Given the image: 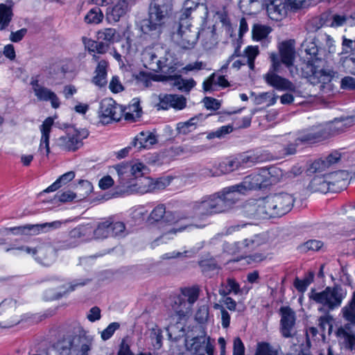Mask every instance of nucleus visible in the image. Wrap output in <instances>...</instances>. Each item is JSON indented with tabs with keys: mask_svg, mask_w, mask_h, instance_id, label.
I'll use <instances>...</instances> for the list:
<instances>
[{
	"mask_svg": "<svg viewBox=\"0 0 355 355\" xmlns=\"http://www.w3.org/2000/svg\"><path fill=\"white\" fill-rule=\"evenodd\" d=\"M107 67V62L105 60H102L98 62L95 71L96 76L93 78V83L96 85L98 87H103L106 85Z\"/></svg>",
	"mask_w": 355,
	"mask_h": 355,
	"instance_id": "nucleus-37",
	"label": "nucleus"
},
{
	"mask_svg": "<svg viewBox=\"0 0 355 355\" xmlns=\"http://www.w3.org/2000/svg\"><path fill=\"white\" fill-rule=\"evenodd\" d=\"M240 190L239 185L234 184L215 193L218 200L220 202L219 203L222 205L221 209L223 213L229 211L239 200V196L243 194L240 193Z\"/></svg>",
	"mask_w": 355,
	"mask_h": 355,
	"instance_id": "nucleus-15",
	"label": "nucleus"
},
{
	"mask_svg": "<svg viewBox=\"0 0 355 355\" xmlns=\"http://www.w3.org/2000/svg\"><path fill=\"white\" fill-rule=\"evenodd\" d=\"M233 131V127L230 125H224L218 128L214 132H211L209 133L207 135L208 139H213L215 137L217 138H221L223 137L225 135H226L228 133H230Z\"/></svg>",
	"mask_w": 355,
	"mask_h": 355,
	"instance_id": "nucleus-61",
	"label": "nucleus"
},
{
	"mask_svg": "<svg viewBox=\"0 0 355 355\" xmlns=\"http://www.w3.org/2000/svg\"><path fill=\"white\" fill-rule=\"evenodd\" d=\"M326 137L322 130V124L313 125L309 129L304 130L297 133L295 142L315 143L325 140Z\"/></svg>",
	"mask_w": 355,
	"mask_h": 355,
	"instance_id": "nucleus-18",
	"label": "nucleus"
},
{
	"mask_svg": "<svg viewBox=\"0 0 355 355\" xmlns=\"http://www.w3.org/2000/svg\"><path fill=\"white\" fill-rule=\"evenodd\" d=\"M182 293L187 298V301L190 304H193L199 296V289L196 287L185 288L182 290Z\"/></svg>",
	"mask_w": 355,
	"mask_h": 355,
	"instance_id": "nucleus-59",
	"label": "nucleus"
},
{
	"mask_svg": "<svg viewBox=\"0 0 355 355\" xmlns=\"http://www.w3.org/2000/svg\"><path fill=\"white\" fill-rule=\"evenodd\" d=\"M93 339L85 331L73 336L74 355H88L92 349Z\"/></svg>",
	"mask_w": 355,
	"mask_h": 355,
	"instance_id": "nucleus-25",
	"label": "nucleus"
},
{
	"mask_svg": "<svg viewBox=\"0 0 355 355\" xmlns=\"http://www.w3.org/2000/svg\"><path fill=\"white\" fill-rule=\"evenodd\" d=\"M56 348L60 355H71L72 352L74 353L73 336H68L59 341Z\"/></svg>",
	"mask_w": 355,
	"mask_h": 355,
	"instance_id": "nucleus-41",
	"label": "nucleus"
},
{
	"mask_svg": "<svg viewBox=\"0 0 355 355\" xmlns=\"http://www.w3.org/2000/svg\"><path fill=\"white\" fill-rule=\"evenodd\" d=\"M313 278L314 274L311 272H309V275L302 280L296 278L294 282L295 287L298 291L304 292L306 290L310 284L313 281Z\"/></svg>",
	"mask_w": 355,
	"mask_h": 355,
	"instance_id": "nucleus-55",
	"label": "nucleus"
},
{
	"mask_svg": "<svg viewBox=\"0 0 355 355\" xmlns=\"http://www.w3.org/2000/svg\"><path fill=\"white\" fill-rule=\"evenodd\" d=\"M35 96L40 101H51L54 108L60 106V101L57 95L47 87L40 85L37 78H32L30 83Z\"/></svg>",
	"mask_w": 355,
	"mask_h": 355,
	"instance_id": "nucleus-17",
	"label": "nucleus"
},
{
	"mask_svg": "<svg viewBox=\"0 0 355 355\" xmlns=\"http://www.w3.org/2000/svg\"><path fill=\"white\" fill-rule=\"evenodd\" d=\"M260 172L263 178L264 184L266 187L268 185L277 183L283 176L282 170L274 166L267 168H262L260 170Z\"/></svg>",
	"mask_w": 355,
	"mask_h": 355,
	"instance_id": "nucleus-30",
	"label": "nucleus"
},
{
	"mask_svg": "<svg viewBox=\"0 0 355 355\" xmlns=\"http://www.w3.org/2000/svg\"><path fill=\"white\" fill-rule=\"evenodd\" d=\"M322 24L320 19L313 18L309 20L306 25L305 28L309 33H315L322 27Z\"/></svg>",
	"mask_w": 355,
	"mask_h": 355,
	"instance_id": "nucleus-63",
	"label": "nucleus"
},
{
	"mask_svg": "<svg viewBox=\"0 0 355 355\" xmlns=\"http://www.w3.org/2000/svg\"><path fill=\"white\" fill-rule=\"evenodd\" d=\"M142 61L145 67L151 71L158 72L162 69V61L152 51L146 50L142 54Z\"/></svg>",
	"mask_w": 355,
	"mask_h": 355,
	"instance_id": "nucleus-31",
	"label": "nucleus"
},
{
	"mask_svg": "<svg viewBox=\"0 0 355 355\" xmlns=\"http://www.w3.org/2000/svg\"><path fill=\"white\" fill-rule=\"evenodd\" d=\"M110 230L112 237L124 238L128 234L125 223L121 221H114L112 218Z\"/></svg>",
	"mask_w": 355,
	"mask_h": 355,
	"instance_id": "nucleus-48",
	"label": "nucleus"
},
{
	"mask_svg": "<svg viewBox=\"0 0 355 355\" xmlns=\"http://www.w3.org/2000/svg\"><path fill=\"white\" fill-rule=\"evenodd\" d=\"M199 10L204 12L205 15H207V8L204 3H200L194 0H186L184 3V6L180 11L178 19L180 21H188L192 12Z\"/></svg>",
	"mask_w": 355,
	"mask_h": 355,
	"instance_id": "nucleus-27",
	"label": "nucleus"
},
{
	"mask_svg": "<svg viewBox=\"0 0 355 355\" xmlns=\"http://www.w3.org/2000/svg\"><path fill=\"white\" fill-rule=\"evenodd\" d=\"M322 246V243L320 241L317 240H309L305 243H304L302 245H300V250L302 252H307L309 250L316 251L321 248Z\"/></svg>",
	"mask_w": 355,
	"mask_h": 355,
	"instance_id": "nucleus-60",
	"label": "nucleus"
},
{
	"mask_svg": "<svg viewBox=\"0 0 355 355\" xmlns=\"http://www.w3.org/2000/svg\"><path fill=\"white\" fill-rule=\"evenodd\" d=\"M112 225V217L98 222L96 228L93 227V238L96 239H104L111 236L110 225Z\"/></svg>",
	"mask_w": 355,
	"mask_h": 355,
	"instance_id": "nucleus-33",
	"label": "nucleus"
},
{
	"mask_svg": "<svg viewBox=\"0 0 355 355\" xmlns=\"http://www.w3.org/2000/svg\"><path fill=\"white\" fill-rule=\"evenodd\" d=\"M281 315L280 331L285 338H291L295 335V313L289 306L279 309Z\"/></svg>",
	"mask_w": 355,
	"mask_h": 355,
	"instance_id": "nucleus-16",
	"label": "nucleus"
},
{
	"mask_svg": "<svg viewBox=\"0 0 355 355\" xmlns=\"http://www.w3.org/2000/svg\"><path fill=\"white\" fill-rule=\"evenodd\" d=\"M196 329L198 334L191 338L187 336L185 339L187 349L197 355H213L214 345L210 338L207 336L204 328L199 326Z\"/></svg>",
	"mask_w": 355,
	"mask_h": 355,
	"instance_id": "nucleus-8",
	"label": "nucleus"
},
{
	"mask_svg": "<svg viewBox=\"0 0 355 355\" xmlns=\"http://www.w3.org/2000/svg\"><path fill=\"white\" fill-rule=\"evenodd\" d=\"M259 54V49L257 46H249L241 54V59L243 62V65L248 64L250 69L253 70L254 68V60Z\"/></svg>",
	"mask_w": 355,
	"mask_h": 355,
	"instance_id": "nucleus-38",
	"label": "nucleus"
},
{
	"mask_svg": "<svg viewBox=\"0 0 355 355\" xmlns=\"http://www.w3.org/2000/svg\"><path fill=\"white\" fill-rule=\"evenodd\" d=\"M237 184L241 189L240 193L243 194H245L250 191L262 189L266 187L260 171L245 176L243 181Z\"/></svg>",
	"mask_w": 355,
	"mask_h": 355,
	"instance_id": "nucleus-20",
	"label": "nucleus"
},
{
	"mask_svg": "<svg viewBox=\"0 0 355 355\" xmlns=\"http://www.w3.org/2000/svg\"><path fill=\"white\" fill-rule=\"evenodd\" d=\"M198 118L193 117L185 122L179 123L177 125V130L179 134L187 135L196 128Z\"/></svg>",
	"mask_w": 355,
	"mask_h": 355,
	"instance_id": "nucleus-51",
	"label": "nucleus"
},
{
	"mask_svg": "<svg viewBox=\"0 0 355 355\" xmlns=\"http://www.w3.org/2000/svg\"><path fill=\"white\" fill-rule=\"evenodd\" d=\"M264 79L267 84L277 90L290 92L295 90V86L292 82L278 74L267 72L264 76Z\"/></svg>",
	"mask_w": 355,
	"mask_h": 355,
	"instance_id": "nucleus-23",
	"label": "nucleus"
},
{
	"mask_svg": "<svg viewBox=\"0 0 355 355\" xmlns=\"http://www.w3.org/2000/svg\"><path fill=\"white\" fill-rule=\"evenodd\" d=\"M216 193L205 196L191 205L193 213L200 218L223 213Z\"/></svg>",
	"mask_w": 355,
	"mask_h": 355,
	"instance_id": "nucleus-9",
	"label": "nucleus"
},
{
	"mask_svg": "<svg viewBox=\"0 0 355 355\" xmlns=\"http://www.w3.org/2000/svg\"><path fill=\"white\" fill-rule=\"evenodd\" d=\"M130 9L129 1L119 0L112 7L108 8L106 13V19L108 22H117L125 16Z\"/></svg>",
	"mask_w": 355,
	"mask_h": 355,
	"instance_id": "nucleus-24",
	"label": "nucleus"
},
{
	"mask_svg": "<svg viewBox=\"0 0 355 355\" xmlns=\"http://www.w3.org/2000/svg\"><path fill=\"white\" fill-rule=\"evenodd\" d=\"M157 141L155 135L152 132H141L134 139L131 144L139 148H149L156 144Z\"/></svg>",
	"mask_w": 355,
	"mask_h": 355,
	"instance_id": "nucleus-29",
	"label": "nucleus"
},
{
	"mask_svg": "<svg viewBox=\"0 0 355 355\" xmlns=\"http://www.w3.org/2000/svg\"><path fill=\"white\" fill-rule=\"evenodd\" d=\"M128 109L129 112L125 114V119L126 120L134 121L136 118L140 117L141 109L139 107V101H135L129 106Z\"/></svg>",
	"mask_w": 355,
	"mask_h": 355,
	"instance_id": "nucleus-54",
	"label": "nucleus"
},
{
	"mask_svg": "<svg viewBox=\"0 0 355 355\" xmlns=\"http://www.w3.org/2000/svg\"><path fill=\"white\" fill-rule=\"evenodd\" d=\"M99 116L103 123L118 121L122 116V110L112 98H106L101 102Z\"/></svg>",
	"mask_w": 355,
	"mask_h": 355,
	"instance_id": "nucleus-13",
	"label": "nucleus"
},
{
	"mask_svg": "<svg viewBox=\"0 0 355 355\" xmlns=\"http://www.w3.org/2000/svg\"><path fill=\"white\" fill-rule=\"evenodd\" d=\"M159 103L157 107L158 110H168L174 108L175 110H182L186 107V98L182 96L177 94H159Z\"/></svg>",
	"mask_w": 355,
	"mask_h": 355,
	"instance_id": "nucleus-19",
	"label": "nucleus"
},
{
	"mask_svg": "<svg viewBox=\"0 0 355 355\" xmlns=\"http://www.w3.org/2000/svg\"><path fill=\"white\" fill-rule=\"evenodd\" d=\"M114 168L119 177L121 184H126L131 177H135V178L142 177L148 170L147 167L141 162H137L133 164L130 163H122L116 165Z\"/></svg>",
	"mask_w": 355,
	"mask_h": 355,
	"instance_id": "nucleus-12",
	"label": "nucleus"
},
{
	"mask_svg": "<svg viewBox=\"0 0 355 355\" xmlns=\"http://www.w3.org/2000/svg\"><path fill=\"white\" fill-rule=\"evenodd\" d=\"M53 124V119L51 117H48L44 120V121L40 126V131L42 132V137H41L39 150L42 151V148H44L46 150V155H48L50 153L49 134H50Z\"/></svg>",
	"mask_w": 355,
	"mask_h": 355,
	"instance_id": "nucleus-28",
	"label": "nucleus"
},
{
	"mask_svg": "<svg viewBox=\"0 0 355 355\" xmlns=\"http://www.w3.org/2000/svg\"><path fill=\"white\" fill-rule=\"evenodd\" d=\"M121 327L119 322L110 323L103 331L101 332V339L104 341L109 340Z\"/></svg>",
	"mask_w": 355,
	"mask_h": 355,
	"instance_id": "nucleus-58",
	"label": "nucleus"
},
{
	"mask_svg": "<svg viewBox=\"0 0 355 355\" xmlns=\"http://www.w3.org/2000/svg\"><path fill=\"white\" fill-rule=\"evenodd\" d=\"M343 172H338L327 177L315 176L309 184V189L312 192L326 193L327 192H339L347 185Z\"/></svg>",
	"mask_w": 355,
	"mask_h": 355,
	"instance_id": "nucleus-6",
	"label": "nucleus"
},
{
	"mask_svg": "<svg viewBox=\"0 0 355 355\" xmlns=\"http://www.w3.org/2000/svg\"><path fill=\"white\" fill-rule=\"evenodd\" d=\"M166 331L170 338L178 339L184 336V331L181 323L171 324L167 327Z\"/></svg>",
	"mask_w": 355,
	"mask_h": 355,
	"instance_id": "nucleus-56",
	"label": "nucleus"
},
{
	"mask_svg": "<svg viewBox=\"0 0 355 355\" xmlns=\"http://www.w3.org/2000/svg\"><path fill=\"white\" fill-rule=\"evenodd\" d=\"M241 167L238 157L226 159L219 164L220 173H228Z\"/></svg>",
	"mask_w": 355,
	"mask_h": 355,
	"instance_id": "nucleus-47",
	"label": "nucleus"
},
{
	"mask_svg": "<svg viewBox=\"0 0 355 355\" xmlns=\"http://www.w3.org/2000/svg\"><path fill=\"white\" fill-rule=\"evenodd\" d=\"M255 355H279L276 349H275L270 344L267 343H259L256 350Z\"/></svg>",
	"mask_w": 355,
	"mask_h": 355,
	"instance_id": "nucleus-57",
	"label": "nucleus"
},
{
	"mask_svg": "<svg viewBox=\"0 0 355 355\" xmlns=\"http://www.w3.org/2000/svg\"><path fill=\"white\" fill-rule=\"evenodd\" d=\"M343 318L349 323L340 326L335 331L339 344L350 351L355 350V335L351 330V326L355 325V291L348 304L342 309Z\"/></svg>",
	"mask_w": 355,
	"mask_h": 355,
	"instance_id": "nucleus-4",
	"label": "nucleus"
},
{
	"mask_svg": "<svg viewBox=\"0 0 355 355\" xmlns=\"http://www.w3.org/2000/svg\"><path fill=\"white\" fill-rule=\"evenodd\" d=\"M89 132L85 129H73L55 139L54 146L63 150L76 151L83 146V139L87 138Z\"/></svg>",
	"mask_w": 355,
	"mask_h": 355,
	"instance_id": "nucleus-11",
	"label": "nucleus"
},
{
	"mask_svg": "<svg viewBox=\"0 0 355 355\" xmlns=\"http://www.w3.org/2000/svg\"><path fill=\"white\" fill-rule=\"evenodd\" d=\"M103 14L98 7L92 8L85 17V21L89 24H98L103 21Z\"/></svg>",
	"mask_w": 355,
	"mask_h": 355,
	"instance_id": "nucleus-46",
	"label": "nucleus"
},
{
	"mask_svg": "<svg viewBox=\"0 0 355 355\" xmlns=\"http://www.w3.org/2000/svg\"><path fill=\"white\" fill-rule=\"evenodd\" d=\"M199 266L203 275L209 278L216 274L220 268L218 263L213 258L201 260L199 261Z\"/></svg>",
	"mask_w": 355,
	"mask_h": 355,
	"instance_id": "nucleus-36",
	"label": "nucleus"
},
{
	"mask_svg": "<svg viewBox=\"0 0 355 355\" xmlns=\"http://www.w3.org/2000/svg\"><path fill=\"white\" fill-rule=\"evenodd\" d=\"M333 316L329 313L322 315L318 318V326L320 328L322 333L327 328L328 334H331L333 331Z\"/></svg>",
	"mask_w": 355,
	"mask_h": 355,
	"instance_id": "nucleus-52",
	"label": "nucleus"
},
{
	"mask_svg": "<svg viewBox=\"0 0 355 355\" xmlns=\"http://www.w3.org/2000/svg\"><path fill=\"white\" fill-rule=\"evenodd\" d=\"M171 0H153L149 4L148 17L142 20L141 30L144 33L160 35L171 21Z\"/></svg>",
	"mask_w": 355,
	"mask_h": 355,
	"instance_id": "nucleus-3",
	"label": "nucleus"
},
{
	"mask_svg": "<svg viewBox=\"0 0 355 355\" xmlns=\"http://www.w3.org/2000/svg\"><path fill=\"white\" fill-rule=\"evenodd\" d=\"M268 17L275 21H279L286 15L287 4L286 0H263Z\"/></svg>",
	"mask_w": 355,
	"mask_h": 355,
	"instance_id": "nucleus-21",
	"label": "nucleus"
},
{
	"mask_svg": "<svg viewBox=\"0 0 355 355\" xmlns=\"http://www.w3.org/2000/svg\"><path fill=\"white\" fill-rule=\"evenodd\" d=\"M61 225L62 222L59 220L42 224L26 225L25 235H36L40 232H46L49 229H58Z\"/></svg>",
	"mask_w": 355,
	"mask_h": 355,
	"instance_id": "nucleus-32",
	"label": "nucleus"
},
{
	"mask_svg": "<svg viewBox=\"0 0 355 355\" xmlns=\"http://www.w3.org/2000/svg\"><path fill=\"white\" fill-rule=\"evenodd\" d=\"M12 17L11 8L5 4H0V30H4L8 26Z\"/></svg>",
	"mask_w": 355,
	"mask_h": 355,
	"instance_id": "nucleus-45",
	"label": "nucleus"
},
{
	"mask_svg": "<svg viewBox=\"0 0 355 355\" xmlns=\"http://www.w3.org/2000/svg\"><path fill=\"white\" fill-rule=\"evenodd\" d=\"M219 294L227 296L231 293L237 295L241 292L239 284L233 277H228L225 282H222L219 288Z\"/></svg>",
	"mask_w": 355,
	"mask_h": 355,
	"instance_id": "nucleus-35",
	"label": "nucleus"
},
{
	"mask_svg": "<svg viewBox=\"0 0 355 355\" xmlns=\"http://www.w3.org/2000/svg\"><path fill=\"white\" fill-rule=\"evenodd\" d=\"M168 79L171 80V84L173 86L184 92H189L196 85V81L193 78L183 79L181 76L178 75L169 76Z\"/></svg>",
	"mask_w": 355,
	"mask_h": 355,
	"instance_id": "nucleus-34",
	"label": "nucleus"
},
{
	"mask_svg": "<svg viewBox=\"0 0 355 355\" xmlns=\"http://www.w3.org/2000/svg\"><path fill=\"white\" fill-rule=\"evenodd\" d=\"M270 31L271 28L269 26L254 24L252 28V37L257 41L266 39Z\"/></svg>",
	"mask_w": 355,
	"mask_h": 355,
	"instance_id": "nucleus-50",
	"label": "nucleus"
},
{
	"mask_svg": "<svg viewBox=\"0 0 355 355\" xmlns=\"http://www.w3.org/2000/svg\"><path fill=\"white\" fill-rule=\"evenodd\" d=\"M148 338L155 349H159L162 346L163 336L161 329L157 325L148 329L147 331Z\"/></svg>",
	"mask_w": 355,
	"mask_h": 355,
	"instance_id": "nucleus-40",
	"label": "nucleus"
},
{
	"mask_svg": "<svg viewBox=\"0 0 355 355\" xmlns=\"http://www.w3.org/2000/svg\"><path fill=\"white\" fill-rule=\"evenodd\" d=\"M75 178V173L73 171H69L64 175H61L54 183L46 189L44 192L49 193L55 191L62 187V184H65L70 182Z\"/></svg>",
	"mask_w": 355,
	"mask_h": 355,
	"instance_id": "nucleus-43",
	"label": "nucleus"
},
{
	"mask_svg": "<svg viewBox=\"0 0 355 355\" xmlns=\"http://www.w3.org/2000/svg\"><path fill=\"white\" fill-rule=\"evenodd\" d=\"M116 34V31L114 28H103L97 33V39L106 42L110 46L114 41V37Z\"/></svg>",
	"mask_w": 355,
	"mask_h": 355,
	"instance_id": "nucleus-49",
	"label": "nucleus"
},
{
	"mask_svg": "<svg viewBox=\"0 0 355 355\" xmlns=\"http://www.w3.org/2000/svg\"><path fill=\"white\" fill-rule=\"evenodd\" d=\"M189 218L187 213L183 211L166 210L164 204L157 205L150 212L148 220L153 223L162 222L168 225H174Z\"/></svg>",
	"mask_w": 355,
	"mask_h": 355,
	"instance_id": "nucleus-10",
	"label": "nucleus"
},
{
	"mask_svg": "<svg viewBox=\"0 0 355 355\" xmlns=\"http://www.w3.org/2000/svg\"><path fill=\"white\" fill-rule=\"evenodd\" d=\"M241 167H250L256 163L265 161L266 158L263 155L253 153L251 155H242L238 157Z\"/></svg>",
	"mask_w": 355,
	"mask_h": 355,
	"instance_id": "nucleus-42",
	"label": "nucleus"
},
{
	"mask_svg": "<svg viewBox=\"0 0 355 355\" xmlns=\"http://www.w3.org/2000/svg\"><path fill=\"white\" fill-rule=\"evenodd\" d=\"M346 294L345 290L340 286H327L320 292L312 289L309 293V297L315 303L322 305V308L319 310L329 312L340 306Z\"/></svg>",
	"mask_w": 355,
	"mask_h": 355,
	"instance_id": "nucleus-5",
	"label": "nucleus"
},
{
	"mask_svg": "<svg viewBox=\"0 0 355 355\" xmlns=\"http://www.w3.org/2000/svg\"><path fill=\"white\" fill-rule=\"evenodd\" d=\"M216 15L227 31H230L231 24L228 17V12L226 10L225 6H224L222 10L216 11Z\"/></svg>",
	"mask_w": 355,
	"mask_h": 355,
	"instance_id": "nucleus-62",
	"label": "nucleus"
},
{
	"mask_svg": "<svg viewBox=\"0 0 355 355\" xmlns=\"http://www.w3.org/2000/svg\"><path fill=\"white\" fill-rule=\"evenodd\" d=\"M117 355H135L130 349L128 336L122 339L119 345V349L117 352Z\"/></svg>",
	"mask_w": 355,
	"mask_h": 355,
	"instance_id": "nucleus-64",
	"label": "nucleus"
},
{
	"mask_svg": "<svg viewBox=\"0 0 355 355\" xmlns=\"http://www.w3.org/2000/svg\"><path fill=\"white\" fill-rule=\"evenodd\" d=\"M173 40L185 49L193 47L198 40V33L191 30L189 21L175 22L172 31Z\"/></svg>",
	"mask_w": 355,
	"mask_h": 355,
	"instance_id": "nucleus-7",
	"label": "nucleus"
},
{
	"mask_svg": "<svg viewBox=\"0 0 355 355\" xmlns=\"http://www.w3.org/2000/svg\"><path fill=\"white\" fill-rule=\"evenodd\" d=\"M149 184V188L145 190L146 192L150 191L151 190H162L165 189L167 186L170 184L171 180L168 178H162L157 179L153 183L151 180L146 179Z\"/></svg>",
	"mask_w": 355,
	"mask_h": 355,
	"instance_id": "nucleus-53",
	"label": "nucleus"
},
{
	"mask_svg": "<svg viewBox=\"0 0 355 355\" xmlns=\"http://www.w3.org/2000/svg\"><path fill=\"white\" fill-rule=\"evenodd\" d=\"M281 62L290 69L291 76H293L291 67L295 58V51L291 42H284L279 46Z\"/></svg>",
	"mask_w": 355,
	"mask_h": 355,
	"instance_id": "nucleus-26",
	"label": "nucleus"
},
{
	"mask_svg": "<svg viewBox=\"0 0 355 355\" xmlns=\"http://www.w3.org/2000/svg\"><path fill=\"white\" fill-rule=\"evenodd\" d=\"M301 46L306 53L307 60L302 69L304 76L313 85L329 82L334 72L331 69H324V64L327 54L336 51L333 38L324 33L320 32L313 37H306Z\"/></svg>",
	"mask_w": 355,
	"mask_h": 355,
	"instance_id": "nucleus-1",
	"label": "nucleus"
},
{
	"mask_svg": "<svg viewBox=\"0 0 355 355\" xmlns=\"http://www.w3.org/2000/svg\"><path fill=\"white\" fill-rule=\"evenodd\" d=\"M293 204L294 198L291 195L280 193L249 202L245 209L252 218L269 219L284 216L292 209Z\"/></svg>",
	"mask_w": 355,
	"mask_h": 355,
	"instance_id": "nucleus-2",
	"label": "nucleus"
},
{
	"mask_svg": "<svg viewBox=\"0 0 355 355\" xmlns=\"http://www.w3.org/2000/svg\"><path fill=\"white\" fill-rule=\"evenodd\" d=\"M266 243V239L261 235H255L252 238L246 239L242 243L243 245L241 248L251 251L257 248L261 245Z\"/></svg>",
	"mask_w": 355,
	"mask_h": 355,
	"instance_id": "nucleus-44",
	"label": "nucleus"
},
{
	"mask_svg": "<svg viewBox=\"0 0 355 355\" xmlns=\"http://www.w3.org/2000/svg\"><path fill=\"white\" fill-rule=\"evenodd\" d=\"M83 42L85 46L88 48L89 52L104 54L108 51L110 48V45H108L106 42H104L102 40H98V41H94L83 37Z\"/></svg>",
	"mask_w": 355,
	"mask_h": 355,
	"instance_id": "nucleus-39",
	"label": "nucleus"
},
{
	"mask_svg": "<svg viewBox=\"0 0 355 355\" xmlns=\"http://www.w3.org/2000/svg\"><path fill=\"white\" fill-rule=\"evenodd\" d=\"M93 227L90 224L78 225L69 232V239L64 241L60 246V249H69L78 245L77 239L87 241L93 239Z\"/></svg>",
	"mask_w": 355,
	"mask_h": 355,
	"instance_id": "nucleus-14",
	"label": "nucleus"
},
{
	"mask_svg": "<svg viewBox=\"0 0 355 355\" xmlns=\"http://www.w3.org/2000/svg\"><path fill=\"white\" fill-rule=\"evenodd\" d=\"M352 118H340L335 119L333 121L322 124L326 139L343 132L347 126L352 125Z\"/></svg>",
	"mask_w": 355,
	"mask_h": 355,
	"instance_id": "nucleus-22",
	"label": "nucleus"
}]
</instances>
